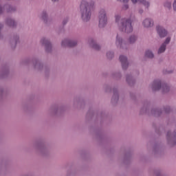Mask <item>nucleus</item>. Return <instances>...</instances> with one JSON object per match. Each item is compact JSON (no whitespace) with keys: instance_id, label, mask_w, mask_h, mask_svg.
Segmentation results:
<instances>
[{"instance_id":"obj_45","label":"nucleus","mask_w":176,"mask_h":176,"mask_svg":"<svg viewBox=\"0 0 176 176\" xmlns=\"http://www.w3.org/2000/svg\"><path fill=\"white\" fill-rule=\"evenodd\" d=\"M173 10L176 12V0H174L173 1Z\"/></svg>"},{"instance_id":"obj_40","label":"nucleus","mask_w":176,"mask_h":176,"mask_svg":"<svg viewBox=\"0 0 176 176\" xmlns=\"http://www.w3.org/2000/svg\"><path fill=\"white\" fill-rule=\"evenodd\" d=\"M164 8H166L167 9H170L171 8V2L170 1H166L164 3Z\"/></svg>"},{"instance_id":"obj_6","label":"nucleus","mask_w":176,"mask_h":176,"mask_svg":"<svg viewBox=\"0 0 176 176\" xmlns=\"http://www.w3.org/2000/svg\"><path fill=\"white\" fill-rule=\"evenodd\" d=\"M65 111L64 104H52L49 109V114L50 116H60L63 112Z\"/></svg>"},{"instance_id":"obj_27","label":"nucleus","mask_w":176,"mask_h":176,"mask_svg":"<svg viewBox=\"0 0 176 176\" xmlns=\"http://www.w3.org/2000/svg\"><path fill=\"white\" fill-rule=\"evenodd\" d=\"M163 152V148L160 143H155L153 146V154L160 155Z\"/></svg>"},{"instance_id":"obj_4","label":"nucleus","mask_w":176,"mask_h":176,"mask_svg":"<svg viewBox=\"0 0 176 176\" xmlns=\"http://www.w3.org/2000/svg\"><path fill=\"white\" fill-rule=\"evenodd\" d=\"M171 123L175 125L174 129H168L165 133L166 145L169 148H174L176 145V117L171 120Z\"/></svg>"},{"instance_id":"obj_41","label":"nucleus","mask_w":176,"mask_h":176,"mask_svg":"<svg viewBox=\"0 0 176 176\" xmlns=\"http://www.w3.org/2000/svg\"><path fill=\"white\" fill-rule=\"evenodd\" d=\"M68 21H69V19H68V17L63 19L62 22L63 25H67V24L68 23Z\"/></svg>"},{"instance_id":"obj_56","label":"nucleus","mask_w":176,"mask_h":176,"mask_svg":"<svg viewBox=\"0 0 176 176\" xmlns=\"http://www.w3.org/2000/svg\"><path fill=\"white\" fill-rule=\"evenodd\" d=\"M100 115H101V114H99V116H100Z\"/></svg>"},{"instance_id":"obj_44","label":"nucleus","mask_w":176,"mask_h":176,"mask_svg":"<svg viewBox=\"0 0 176 176\" xmlns=\"http://www.w3.org/2000/svg\"><path fill=\"white\" fill-rule=\"evenodd\" d=\"M122 9L124 10H127V9H129V4H127V3H124V4L122 6Z\"/></svg>"},{"instance_id":"obj_55","label":"nucleus","mask_w":176,"mask_h":176,"mask_svg":"<svg viewBox=\"0 0 176 176\" xmlns=\"http://www.w3.org/2000/svg\"><path fill=\"white\" fill-rule=\"evenodd\" d=\"M100 115H101V114H99V116H100Z\"/></svg>"},{"instance_id":"obj_47","label":"nucleus","mask_w":176,"mask_h":176,"mask_svg":"<svg viewBox=\"0 0 176 176\" xmlns=\"http://www.w3.org/2000/svg\"><path fill=\"white\" fill-rule=\"evenodd\" d=\"M138 13H139V14H142L144 13V9L140 8L138 10Z\"/></svg>"},{"instance_id":"obj_36","label":"nucleus","mask_w":176,"mask_h":176,"mask_svg":"<svg viewBox=\"0 0 176 176\" xmlns=\"http://www.w3.org/2000/svg\"><path fill=\"white\" fill-rule=\"evenodd\" d=\"M5 94H6V88L3 86H0V100L3 98Z\"/></svg>"},{"instance_id":"obj_2","label":"nucleus","mask_w":176,"mask_h":176,"mask_svg":"<svg viewBox=\"0 0 176 176\" xmlns=\"http://www.w3.org/2000/svg\"><path fill=\"white\" fill-rule=\"evenodd\" d=\"M80 19L83 23H89L93 14V4L87 0H82L80 6Z\"/></svg>"},{"instance_id":"obj_7","label":"nucleus","mask_w":176,"mask_h":176,"mask_svg":"<svg viewBox=\"0 0 176 176\" xmlns=\"http://www.w3.org/2000/svg\"><path fill=\"white\" fill-rule=\"evenodd\" d=\"M98 27L99 28H105L108 24V16H107V11L101 9L98 12Z\"/></svg>"},{"instance_id":"obj_37","label":"nucleus","mask_w":176,"mask_h":176,"mask_svg":"<svg viewBox=\"0 0 176 176\" xmlns=\"http://www.w3.org/2000/svg\"><path fill=\"white\" fill-rule=\"evenodd\" d=\"M106 56L108 60H112L115 57V52L113 51H108Z\"/></svg>"},{"instance_id":"obj_1","label":"nucleus","mask_w":176,"mask_h":176,"mask_svg":"<svg viewBox=\"0 0 176 176\" xmlns=\"http://www.w3.org/2000/svg\"><path fill=\"white\" fill-rule=\"evenodd\" d=\"M135 20V16L124 18L119 14L115 16V23L120 32L123 34H131L133 32V21Z\"/></svg>"},{"instance_id":"obj_42","label":"nucleus","mask_w":176,"mask_h":176,"mask_svg":"<svg viewBox=\"0 0 176 176\" xmlns=\"http://www.w3.org/2000/svg\"><path fill=\"white\" fill-rule=\"evenodd\" d=\"M6 173V168L5 166L0 167V175L1 174H5Z\"/></svg>"},{"instance_id":"obj_23","label":"nucleus","mask_w":176,"mask_h":176,"mask_svg":"<svg viewBox=\"0 0 176 176\" xmlns=\"http://www.w3.org/2000/svg\"><path fill=\"white\" fill-rule=\"evenodd\" d=\"M150 115L155 118H160L163 115V109L162 107H153L151 109Z\"/></svg>"},{"instance_id":"obj_9","label":"nucleus","mask_w":176,"mask_h":176,"mask_svg":"<svg viewBox=\"0 0 176 176\" xmlns=\"http://www.w3.org/2000/svg\"><path fill=\"white\" fill-rule=\"evenodd\" d=\"M116 46L120 50H129V43L122 36L117 34L116 38Z\"/></svg>"},{"instance_id":"obj_35","label":"nucleus","mask_w":176,"mask_h":176,"mask_svg":"<svg viewBox=\"0 0 176 176\" xmlns=\"http://www.w3.org/2000/svg\"><path fill=\"white\" fill-rule=\"evenodd\" d=\"M162 113H163V112H164V113H166V115H170V113H171V112L173 111L171 109V106H170V105L163 106L162 107Z\"/></svg>"},{"instance_id":"obj_54","label":"nucleus","mask_w":176,"mask_h":176,"mask_svg":"<svg viewBox=\"0 0 176 176\" xmlns=\"http://www.w3.org/2000/svg\"><path fill=\"white\" fill-rule=\"evenodd\" d=\"M30 1H34V0H30Z\"/></svg>"},{"instance_id":"obj_46","label":"nucleus","mask_w":176,"mask_h":176,"mask_svg":"<svg viewBox=\"0 0 176 176\" xmlns=\"http://www.w3.org/2000/svg\"><path fill=\"white\" fill-rule=\"evenodd\" d=\"M1 14H3V7L0 4V16H1Z\"/></svg>"},{"instance_id":"obj_25","label":"nucleus","mask_w":176,"mask_h":176,"mask_svg":"<svg viewBox=\"0 0 176 176\" xmlns=\"http://www.w3.org/2000/svg\"><path fill=\"white\" fill-rule=\"evenodd\" d=\"M88 43L90 47H91L94 50H96L97 52L101 50V45L97 43V41H96L94 38H89Z\"/></svg>"},{"instance_id":"obj_39","label":"nucleus","mask_w":176,"mask_h":176,"mask_svg":"<svg viewBox=\"0 0 176 176\" xmlns=\"http://www.w3.org/2000/svg\"><path fill=\"white\" fill-rule=\"evenodd\" d=\"M129 97L131 100H132L133 101H135L137 100V96H135V94L133 92L129 93Z\"/></svg>"},{"instance_id":"obj_26","label":"nucleus","mask_w":176,"mask_h":176,"mask_svg":"<svg viewBox=\"0 0 176 176\" xmlns=\"http://www.w3.org/2000/svg\"><path fill=\"white\" fill-rule=\"evenodd\" d=\"M122 160L124 164H130V163H131V152H125L122 157Z\"/></svg>"},{"instance_id":"obj_50","label":"nucleus","mask_w":176,"mask_h":176,"mask_svg":"<svg viewBox=\"0 0 176 176\" xmlns=\"http://www.w3.org/2000/svg\"><path fill=\"white\" fill-rule=\"evenodd\" d=\"M52 3H57L60 1V0H51Z\"/></svg>"},{"instance_id":"obj_28","label":"nucleus","mask_w":176,"mask_h":176,"mask_svg":"<svg viewBox=\"0 0 176 176\" xmlns=\"http://www.w3.org/2000/svg\"><path fill=\"white\" fill-rule=\"evenodd\" d=\"M131 1L133 5H137V3L140 2V3H142V5H143V6H144V8H146V9H149V8L151 7V2H149V1H146V0H131Z\"/></svg>"},{"instance_id":"obj_53","label":"nucleus","mask_w":176,"mask_h":176,"mask_svg":"<svg viewBox=\"0 0 176 176\" xmlns=\"http://www.w3.org/2000/svg\"><path fill=\"white\" fill-rule=\"evenodd\" d=\"M90 116V113H87V116Z\"/></svg>"},{"instance_id":"obj_11","label":"nucleus","mask_w":176,"mask_h":176,"mask_svg":"<svg viewBox=\"0 0 176 176\" xmlns=\"http://www.w3.org/2000/svg\"><path fill=\"white\" fill-rule=\"evenodd\" d=\"M163 84V81L160 78L154 79L148 85V89L153 92L160 91V89H162V85Z\"/></svg>"},{"instance_id":"obj_24","label":"nucleus","mask_w":176,"mask_h":176,"mask_svg":"<svg viewBox=\"0 0 176 176\" xmlns=\"http://www.w3.org/2000/svg\"><path fill=\"white\" fill-rule=\"evenodd\" d=\"M142 24L144 28H152L155 25V22L151 18H146L142 21Z\"/></svg>"},{"instance_id":"obj_43","label":"nucleus","mask_w":176,"mask_h":176,"mask_svg":"<svg viewBox=\"0 0 176 176\" xmlns=\"http://www.w3.org/2000/svg\"><path fill=\"white\" fill-rule=\"evenodd\" d=\"M3 28V23L2 22H0V39L2 38V30Z\"/></svg>"},{"instance_id":"obj_33","label":"nucleus","mask_w":176,"mask_h":176,"mask_svg":"<svg viewBox=\"0 0 176 176\" xmlns=\"http://www.w3.org/2000/svg\"><path fill=\"white\" fill-rule=\"evenodd\" d=\"M153 176H169L164 170L157 168L153 170Z\"/></svg>"},{"instance_id":"obj_20","label":"nucleus","mask_w":176,"mask_h":176,"mask_svg":"<svg viewBox=\"0 0 176 176\" xmlns=\"http://www.w3.org/2000/svg\"><path fill=\"white\" fill-rule=\"evenodd\" d=\"M149 108H151V101L145 100L143 102V106L140 108L139 115H145V113L149 115Z\"/></svg>"},{"instance_id":"obj_10","label":"nucleus","mask_w":176,"mask_h":176,"mask_svg":"<svg viewBox=\"0 0 176 176\" xmlns=\"http://www.w3.org/2000/svg\"><path fill=\"white\" fill-rule=\"evenodd\" d=\"M40 43L42 46L45 47V51L46 53H52L53 52V45L50 39L46 37H43L40 40Z\"/></svg>"},{"instance_id":"obj_3","label":"nucleus","mask_w":176,"mask_h":176,"mask_svg":"<svg viewBox=\"0 0 176 176\" xmlns=\"http://www.w3.org/2000/svg\"><path fill=\"white\" fill-rule=\"evenodd\" d=\"M33 148L37 155L42 157H48L50 156V147L43 140H38L33 144Z\"/></svg>"},{"instance_id":"obj_14","label":"nucleus","mask_w":176,"mask_h":176,"mask_svg":"<svg viewBox=\"0 0 176 176\" xmlns=\"http://www.w3.org/2000/svg\"><path fill=\"white\" fill-rule=\"evenodd\" d=\"M63 47H76L78 46V40L72 38H64L61 41Z\"/></svg>"},{"instance_id":"obj_32","label":"nucleus","mask_w":176,"mask_h":176,"mask_svg":"<svg viewBox=\"0 0 176 176\" xmlns=\"http://www.w3.org/2000/svg\"><path fill=\"white\" fill-rule=\"evenodd\" d=\"M170 85L166 82H163L160 91H162L163 94H167V93L170 91Z\"/></svg>"},{"instance_id":"obj_21","label":"nucleus","mask_w":176,"mask_h":176,"mask_svg":"<svg viewBox=\"0 0 176 176\" xmlns=\"http://www.w3.org/2000/svg\"><path fill=\"white\" fill-rule=\"evenodd\" d=\"M119 89L117 87H113V96L111 97V104L113 105H116L119 102Z\"/></svg>"},{"instance_id":"obj_16","label":"nucleus","mask_w":176,"mask_h":176,"mask_svg":"<svg viewBox=\"0 0 176 176\" xmlns=\"http://www.w3.org/2000/svg\"><path fill=\"white\" fill-rule=\"evenodd\" d=\"M155 31L158 35V36L161 38L163 39V38H166L167 35H168V32L164 27L158 25L155 27Z\"/></svg>"},{"instance_id":"obj_31","label":"nucleus","mask_w":176,"mask_h":176,"mask_svg":"<svg viewBox=\"0 0 176 176\" xmlns=\"http://www.w3.org/2000/svg\"><path fill=\"white\" fill-rule=\"evenodd\" d=\"M144 57L145 58H148V60H153L155 58V52L151 49L146 50L144 52Z\"/></svg>"},{"instance_id":"obj_34","label":"nucleus","mask_w":176,"mask_h":176,"mask_svg":"<svg viewBox=\"0 0 176 176\" xmlns=\"http://www.w3.org/2000/svg\"><path fill=\"white\" fill-rule=\"evenodd\" d=\"M122 72H113L111 74V78H113V79H116V80H120V79H122Z\"/></svg>"},{"instance_id":"obj_13","label":"nucleus","mask_w":176,"mask_h":176,"mask_svg":"<svg viewBox=\"0 0 176 176\" xmlns=\"http://www.w3.org/2000/svg\"><path fill=\"white\" fill-rule=\"evenodd\" d=\"M40 19L47 27L52 25V18L49 17V12L46 10H43L40 14Z\"/></svg>"},{"instance_id":"obj_8","label":"nucleus","mask_w":176,"mask_h":176,"mask_svg":"<svg viewBox=\"0 0 176 176\" xmlns=\"http://www.w3.org/2000/svg\"><path fill=\"white\" fill-rule=\"evenodd\" d=\"M140 75V72H133L128 73L125 76V82L130 87H133L137 83V77Z\"/></svg>"},{"instance_id":"obj_18","label":"nucleus","mask_w":176,"mask_h":176,"mask_svg":"<svg viewBox=\"0 0 176 176\" xmlns=\"http://www.w3.org/2000/svg\"><path fill=\"white\" fill-rule=\"evenodd\" d=\"M20 41V35L18 34H14L9 40V46L11 49H16L17 46V43H19Z\"/></svg>"},{"instance_id":"obj_29","label":"nucleus","mask_w":176,"mask_h":176,"mask_svg":"<svg viewBox=\"0 0 176 176\" xmlns=\"http://www.w3.org/2000/svg\"><path fill=\"white\" fill-rule=\"evenodd\" d=\"M4 9L7 13H16L17 12V8L14 6H12L11 4H6L4 6Z\"/></svg>"},{"instance_id":"obj_19","label":"nucleus","mask_w":176,"mask_h":176,"mask_svg":"<svg viewBox=\"0 0 176 176\" xmlns=\"http://www.w3.org/2000/svg\"><path fill=\"white\" fill-rule=\"evenodd\" d=\"M5 24L9 28H17V21L13 17L8 16L5 19Z\"/></svg>"},{"instance_id":"obj_30","label":"nucleus","mask_w":176,"mask_h":176,"mask_svg":"<svg viewBox=\"0 0 176 176\" xmlns=\"http://www.w3.org/2000/svg\"><path fill=\"white\" fill-rule=\"evenodd\" d=\"M138 41V36L136 34H131L127 38L128 45H135Z\"/></svg>"},{"instance_id":"obj_15","label":"nucleus","mask_w":176,"mask_h":176,"mask_svg":"<svg viewBox=\"0 0 176 176\" xmlns=\"http://www.w3.org/2000/svg\"><path fill=\"white\" fill-rule=\"evenodd\" d=\"M120 63L121 64V67L122 71H127L129 67L130 66V62H129V58L125 55H120L119 57Z\"/></svg>"},{"instance_id":"obj_48","label":"nucleus","mask_w":176,"mask_h":176,"mask_svg":"<svg viewBox=\"0 0 176 176\" xmlns=\"http://www.w3.org/2000/svg\"><path fill=\"white\" fill-rule=\"evenodd\" d=\"M23 63L25 64V65L29 64L30 63V59H25L23 61Z\"/></svg>"},{"instance_id":"obj_49","label":"nucleus","mask_w":176,"mask_h":176,"mask_svg":"<svg viewBox=\"0 0 176 176\" xmlns=\"http://www.w3.org/2000/svg\"><path fill=\"white\" fill-rule=\"evenodd\" d=\"M119 1L120 2H123V3H127L129 2V0H117Z\"/></svg>"},{"instance_id":"obj_17","label":"nucleus","mask_w":176,"mask_h":176,"mask_svg":"<svg viewBox=\"0 0 176 176\" xmlns=\"http://www.w3.org/2000/svg\"><path fill=\"white\" fill-rule=\"evenodd\" d=\"M171 42V37L168 36L167 37L164 43L160 46V47L157 50V54H163L167 49V45H168Z\"/></svg>"},{"instance_id":"obj_52","label":"nucleus","mask_w":176,"mask_h":176,"mask_svg":"<svg viewBox=\"0 0 176 176\" xmlns=\"http://www.w3.org/2000/svg\"><path fill=\"white\" fill-rule=\"evenodd\" d=\"M61 32H64V28H62L60 31L58 32L59 34H61Z\"/></svg>"},{"instance_id":"obj_51","label":"nucleus","mask_w":176,"mask_h":176,"mask_svg":"<svg viewBox=\"0 0 176 176\" xmlns=\"http://www.w3.org/2000/svg\"><path fill=\"white\" fill-rule=\"evenodd\" d=\"M173 72H174L173 70H168V71H166V74H173Z\"/></svg>"},{"instance_id":"obj_22","label":"nucleus","mask_w":176,"mask_h":176,"mask_svg":"<svg viewBox=\"0 0 176 176\" xmlns=\"http://www.w3.org/2000/svg\"><path fill=\"white\" fill-rule=\"evenodd\" d=\"M10 69L9 66L4 65L0 69V79H5L9 76Z\"/></svg>"},{"instance_id":"obj_12","label":"nucleus","mask_w":176,"mask_h":176,"mask_svg":"<svg viewBox=\"0 0 176 176\" xmlns=\"http://www.w3.org/2000/svg\"><path fill=\"white\" fill-rule=\"evenodd\" d=\"M85 102L83 98L80 96L74 98L72 101V107L74 109H83L85 108Z\"/></svg>"},{"instance_id":"obj_38","label":"nucleus","mask_w":176,"mask_h":176,"mask_svg":"<svg viewBox=\"0 0 176 176\" xmlns=\"http://www.w3.org/2000/svg\"><path fill=\"white\" fill-rule=\"evenodd\" d=\"M104 90L105 93H111L112 91V87L109 84H105L104 85Z\"/></svg>"},{"instance_id":"obj_5","label":"nucleus","mask_w":176,"mask_h":176,"mask_svg":"<svg viewBox=\"0 0 176 176\" xmlns=\"http://www.w3.org/2000/svg\"><path fill=\"white\" fill-rule=\"evenodd\" d=\"M32 69L36 72H45L47 74L50 71V67L45 66L42 60L38 58L32 59Z\"/></svg>"}]
</instances>
